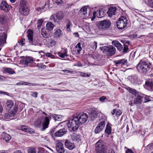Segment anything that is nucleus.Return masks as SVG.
I'll list each match as a JSON object with an SVG mask.
<instances>
[{"label":"nucleus","mask_w":153,"mask_h":153,"mask_svg":"<svg viewBox=\"0 0 153 153\" xmlns=\"http://www.w3.org/2000/svg\"><path fill=\"white\" fill-rule=\"evenodd\" d=\"M151 64L145 59H141L137 66L138 71L144 74H146L150 71Z\"/></svg>","instance_id":"f257e3e1"},{"label":"nucleus","mask_w":153,"mask_h":153,"mask_svg":"<svg viewBox=\"0 0 153 153\" xmlns=\"http://www.w3.org/2000/svg\"><path fill=\"white\" fill-rule=\"evenodd\" d=\"M79 124L77 119L74 116L72 119L69 120L67 126L68 128H71L73 131H75L78 129Z\"/></svg>","instance_id":"f03ea898"},{"label":"nucleus","mask_w":153,"mask_h":153,"mask_svg":"<svg viewBox=\"0 0 153 153\" xmlns=\"http://www.w3.org/2000/svg\"><path fill=\"white\" fill-rule=\"evenodd\" d=\"M30 10L24 1H22L20 2L19 9V12L22 15L26 16L29 13Z\"/></svg>","instance_id":"7ed1b4c3"},{"label":"nucleus","mask_w":153,"mask_h":153,"mask_svg":"<svg viewBox=\"0 0 153 153\" xmlns=\"http://www.w3.org/2000/svg\"><path fill=\"white\" fill-rule=\"evenodd\" d=\"M74 116L77 119L79 124H83L87 121L88 117V115L85 113H81L74 114Z\"/></svg>","instance_id":"20e7f679"},{"label":"nucleus","mask_w":153,"mask_h":153,"mask_svg":"<svg viewBox=\"0 0 153 153\" xmlns=\"http://www.w3.org/2000/svg\"><path fill=\"white\" fill-rule=\"evenodd\" d=\"M117 26L120 29L124 28L127 25V20L126 18L124 16L121 17L117 22Z\"/></svg>","instance_id":"39448f33"},{"label":"nucleus","mask_w":153,"mask_h":153,"mask_svg":"<svg viewBox=\"0 0 153 153\" xmlns=\"http://www.w3.org/2000/svg\"><path fill=\"white\" fill-rule=\"evenodd\" d=\"M112 44L115 46L117 48L118 50L120 51H122L123 50V53H125L127 52L128 48V45H127L123 44L124 47L121 45V44L119 43L118 41H114L112 42Z\"/></svg>","instance_id":"423d86ee"},{"label":"nucleus","mask_w":153,"mask_h":153,"mask_svg":"<svg viewBox=\"0 0 153 153\" xmlns=\"http://www.w3.org/2000/svg\"><path fill=\"white\" fill-rule=\"evenodd\" d=\"M104 53L108 56H112L115 53V49L113 46H104L103 48Z\"/></svg>","instance_id":"0eeeda50"},{"label":"nucleus","mask_w":153,"mask_h":153,"mask_svg":"<svg viewBox=\"0 0 153 153\" xmlns=\"http://www.w3.org/2000/svg\"><path fill=\"white\" fill-rule=\"evenodd\" d=\"M111 23L108 20H104L100 21L98 24V26L100 29H106L109 28L111 25Z\"/></svg>","instance_id":"6e6552de"},{"label":"nucleus","mask_w":153,"mask_h":153,"mask_svg":"<svg viewBox=\"0 0 153 153\" xmlns=\"http://www.w3.org/2000/svg\"><path fill=\"white\" fill-rule=\"evenodd\" d=\"M56 149L58 153H64L65 149L61 141L59 140H56Z\"/></svg>","instance_id":"1a4fd4ad"},{"label":"nucleus","mask_w":153,"mask_h":153,"mask_svg":"<svg viewBox=\"0 0 153 153\" xmlns=\"http://www.w3.org/2000/svg\"><path fill=\"white\" fill-rule=\"evenodd\" d=\"M104 12L102 9L98 10L97 11H94L93 13V17L91 20L93 21L95 18L96 15L98 18H102L104 16Z\"/></svg>","instance_id":"9d476101"},{"label":"nucleus","mask_w":153,"mask_h":153,"mask_svg":"<svg viewBox=\"0 0 153 153\" xmlns=\"http://www.w3.org/2000/svg\"><path fill=\"white\" fill-rule=\"evenodd\" d=\"M96 150H105L106 148L103 141L100 140L97 141L96 144Z\"/></svg>","instance_id":"9b49d317"},{"label":"nucleus","mask_w":153,"mask_h":153,"mask_svg":"<svg viewBox=\"0 0 153 153\" xmlns=\"http://www.w3.org/2000/svg\"><path fill=\"white\" fill-rule=\"evenodd\" d=\"M33 61V57L30 56L26 57L23 59V63L25 66H31Z\"/></svg>","instance_id":"f8f14e48"},{"label":"nucleus","mask_w":153,"mask_h":153,"mask_svg":"<svg viewBox=\"0 0 153 153\" xmlns=\"http://www.w3.org/2000/svg\"><path fill=\"white\" fill-rule=\"evenodd\" d=\"M65 147L70 150H72L75 148V145L74 143L69 140H66L65 142Z\"/></svg>","instance_id":"ddd939ff"},{"label":"nucleus","mask_w":153,"mask_h":153,"mask_svg":"<svg viewBox=\"0 0 153 153\" xmlns=\"http://www.w3.org/2000/svg\"><path fill=\"white\" fill-rule=\"evenodd\" d=\"M50 120L49 118L47 117H45L42 123V127L41 129L42 131H44L48 126Z\"/></svg>","instance_id":"4468645a"},{"label":"nucleus","mask_w":153,"mask_h":153,"mask_svg":"<svg viewBox=\"0 0 153 153\" xmlns=\"http://www.w3.org/2000/svg\"><path fill=\"white\" fill-rule=\"evenodd\" d=\"M0 8L1 9L3 10L5 12H7L10 10L9 6L6 1H3L1 2Z\"/></svg>","instance_id":"2eb2a0df"},{"label":"nucleus","mask_w":153,"mask_h":153,"mask_svg":"<svg viewBox=\"0 0 153 153\" xmlns=\"http://www.w3.org/2000/svg\"><path fill=\"white\" fill-rule=\"evenodd\" d=\"M117 10L116 7H110L107 12L108 16L111 17L113 15H115L116 13Z\"/></svg>","instance_id":"dca6fc26"},{"label":"nucleus","mask_w":153,"mask_h":153,"mask_svg":"<svg viewBox=\"0 0 153 153\" xmlns=\"http://www.w3.org/2000/svg\"><path fill=\"white\" fill-rule=\"evenodd\" d=\"M21 129L25 132L30 133H34V130L27 126L22 125L21 126Z\"/></svg>","instance_id":"f3484780"},{"label":"nucleus","mask_w":153,"mask_h":153,"mask_svg":"<svg viewBox=\"0 0 153 153\" xmlns=\"http://www.w3.org/2000/svg\"><path fill=\"white\" fill-rule=\"evenodd\" d=\"M114 62L117 66H118V65L120 64L122 65H127L128 64L127 60L124 59L115 61Z\"/></svg>","instance_id":"a211bd4d"},{"label":"nucleus","mask_w":153,"mask_h":153,"mask_svg":"<svg viewBox=\"0 0 153 153\" xmlns=\"http://www.w3.org/2000/svg\"><path fill=\"white\" fill-rule=\"evenodd\" d=\"M7 36V35L5 33L3 32L0 33V46L6 43Z\"/></svg>","instance_id":"6ab92c4d"},{"label":"nucleus","mask_w":153,"mask_h":153,"mask_svg":"<svg viewBox=\"0 0 153 153\" xmlns=\"http://www.w3.org/2000/svg\"><path fill=\"white\" fill-rule=\"evenodd\" d=\"M66 130L64 128L60 129L54 134V135L56 137H62L63 136L66 132Z\"/></svg>","instance_id":"aec40b11"},{"label":"nucleus","mask_w":153,"mask_h":153,"mask_svg":"<svg viewBox=\"0 0 153 153\" xmlns=\"http://www.w3.org/2000/svg\"><path fill=\"white\" fill-rule=\"evenodd\" d=\"M17 85H29V86H37L38 85L37 83H29L27 82H25L23 81H21L18 82L16 83Z\"/></svg>","instance_id":"412c9836"},{"label":"nucleus","mask_w":153,"mask_h":153,"mask_svg":"<svg viewBox=\"0 0 153 153\" xmlns=\"http://www.w3.org/2000/svg\"><path fill=\"white\" fill-rule=\"evenodd\" d=\"M153 83L151 81H147L146 82L145 88L150 91H152V90Z\"/></svg>","instance_id":"4be33fe9"},{"label":"nucleus","mask_w":153,"mask_h":153,"mask_svg":"<svg viewBox=\"0 0 153 153\" xmlns=\"http://www.w3.org/2000/svg\"><path fill=\"white\" fill-rule=\"evenodd\" d=\"M54 34L55 36L56 37H61L62 35V31L59 29H56L54 30Z\"/></svg>","instance_id":"5701e85b"},{"label":"nucleus","mask_w":153,"mask_h":153,"mask_svg":"<svg viewBox=\"0 0 153 153\" xmlns=\"http://www.w3.org/2000/svg\"><path fill=\"white\" fill-rule=\"evenodd\" d=\"M18 108V105H15L14 106L13 110L9 112L11 117H13L14 116L17 111Z\"/></svg>","instance_id":"b1692460"},{"label":"nucleus","mask_w":153,"mask_h":153,"mask_svg":"<svg viewBox=\"0 0 153 153\" xmlns=\"http://www.w3.org/2000/svg\"><path fill=\"white\" fill-rule=\"evenodd\" d=\"M51 117H52L55 120L60 121L62 119L61 115L55 114H51L49 117L51 118Z\"/></svg>","instance_id":"393cba45"},{"label":"nucleus","mask_w":153,"mask_h":153,"mask_svg":"<svg viewBox=\"0 0 153 153\" xmlns=\"http://www.w3.org/2000/svg\"><path fill=\"white\" fill-rule=\"evenodd\" d=\"M54 27V25L50 22H48L46 25V30L48 31L52 30Z\"/></svg>","instance_id":"a878e982"},{"label":"nucleus","mask_w":153,"mask_h":153,"mask_svg":"<svg viewBox=\"0 0 153 153\" xmlns=\"http://www.w3.org/2000/svg\"><path fill=\"white\" fill-rule=\"evenodd\" d=\"M143 97L139 95H138L134 99V102L135 104H141L142 102Z\"/></svg>","instance_id":"bb28decb"},{"label":"nucleus","mask_w":153,"mask_h":153,"mask_svg":"<svg viewBox=\"0 0 153 153\" xmlns=\"http://www.w3.org/2000/svg\"><path fill=\"white\" fill-rule=\"evenodd\" d=\"M33 32L31 30L28 31L27 36L29 40V43L30 45L33 43Z\"/></svg>","instance_id":"cd10ccee"},{"label":"nucleus","mask_w":153,"mask_h":153,"mask_svg":"<svg viewBox=\"0 0 153 153\" xmlns=\"http://www.w3.org/2000/svg\"><path fill=\"white\" fill-rule=\"evenodd\" d=\"M128 78L130 79L131 82L133 83H134L137 82L138 79L137 76L134 74L129 76Z\"/></svg>","instance_id":"c85d7f7f"},{"label":"nucleus","mask_w":153,"mask_h":153,"mask_svg":"<svg viewBox=\"0 0 153 153\" xmlns=\"http://www.w3.org/2000/svg\"><path fill=\"white\" fill-rule=\"evenodd\" d=\"M97 116V113L96 111H93L90 114V117L91 120H94Z\"/></svg>","instance_id":"c756f323"},{"label":"nucleus","mask_w":153,"mask_h":153,"mask_svg":"<svg viewBox=\"0 0 153 153\" xmlns=\"http://www.w3.org/2000/svg\"><path fill=\"white\" fill-rule=\"evenodd\" d=\"M64 51V53L60 52H58V56L62 58H63L65 56H68L67 54L68 52L67 49H65Z\"/></svg>","instance_id":"7c9ffc66"},{"label":"nucleus","mask_w":153,"mask_h":153,"mask_svg":"<svg viewBox=\"0 0 153 153\" xmlns=\"http://www.w3.org/2000/svg\"><path fill=\"white\" fill-rule=\"evenodd\" d=\"M56 18L59 20H61L64 17V15L62 12L60 11L56 14Z\"/></svg>","instance_id":"2f4dec72"},{"label":"nucleus","mask_w":153,"mask_h":153,"mask_svg":"<svg viewBox=\"0 0 153 153\" xmlns=\"http://www.w3.org/2000/svg\"><path fill=\"white\" fill-rule=\"evenodd\" d=\"M41 34L45 38H48L50 36V34L51 32L50 31H49L47 32L46 31H44L42 30L41 31Z\"/></svg>","instance_id":"473e14b6"},{"label":"nucleus","mask_w":153,"mask_h":153,"mask_svg":"<svg viewBox=\"0 0 153 153\" xmlns=\"http://www.w3.org/2000/svg\"><path fill=\"white\" fill-rule=\"evenodd\" d=\"M127 90L131 93L132 94L135 95V96H136L137 94V93L138 92H137L135 90L131 88H130L129 87H128V88H127Z\"/></svg>","instance_id":"72a5a7b5"},{"label":"nucleus","mask_w":153,"mask_h":153,"mask_svg":"<svg viewBox=\"0 0 153 153\" xmlns=\"http://www.w3.org/2000/svg\"><path fill=\"white\" fill-rule=\"evenodd\" d=\"M7 107L8 108H11L14 105L13 102L11 100H8L6 103Z\"/></svg>","instance_id":"f704fd0d"},{"label":"nucleus","mask_w":153,"mask_h":153,"mask_svg":"<svg viewBox=\"0 0 153 153\" xmlns=\"http://www.w3.org/2000/svg\"><path fill=\"white\" fill-rule=\"evenodd\" d=\"M87 7L85 6V7L82 8L80 10V13L83 15H85L87 13Z\"/></svg>","instance_id":"c9c22d12"},{"label":"nucleus","mask_w":153,"mask_h":153,"mask_svg":"<svg viewBox=\"0 0 153 153\" xmlns=\"http://www.w3.org/2000/svg\"><path fill=\"white\" fill-rule=\"evenodd\" d=\"M72 26V25L71 21L68 20L66 25L67 30L68 31L70 32L71 31L70 27H71Z\"/></svg>","instance_id":"e433bc0d"},{"label":"nucleus","mask_w":153,"mask_h":153,"mask_svg":"<svg viewBox=\"0 0 153 153\" xmlns=\"http://www.w3.org/2000/svg\"><path fill=\"white\" fill-rule=\"evenodd\" d=\"M44 20L43 19H39L37 22V27L38 29L39 30V28L41 27L42 24Z\"/></svg>","instance_id":"4c0bfd02"},{"label":"nucleus","mask_w":153,"mask_h":153,"mask_svg":"<svg viewBox=\"0 0 153 153\" xmlns=\"http://www.w3.org/2000/svg\"><path fill=\"white\" fill-rule=\"evenodd\" d=\"M4 70L6 72L10 74H13L15 73V72L14 70L10 68H5Z\"/></svg>","instance_id":"58836bf2"},{"label":"nucleus","mask_w":153,"mask_h":153,"mask_svg":"<svg viewBox=\"0 0 153 153\" xmlns=\"http://www.w3.org/2000/svg\"><path fill=\"white\" fill-rule=\"evenodd\" d=\"M76 48V51L79 54L80 53V51L82 50V48L81 47V44L80 42L78 43L75 47Z\"/></svg>","instance_id":"ea45409f"},{"label":"nucleus","mask_w":153,"mask_h":153,"mask_svg":"<svg viewBox=\"0 0 153 153\" xmlns=\"http://www.w3.org/2000/svg\"><path fill=\"white\" fill-rule=\"evenodd\" d=\"M105 132L108 135L111 133V127L108 125L106 126V127L105 131Z\"/></svg>","instance_id":"a19ab883"},{"label":"nucleus","mask_w":153,"mask_h":153,"mask_svg":"<svg viewBox=\"0 0 153 153\" xmlns=\"http://www.w3.org/2000/svg\"><path fill=\"white\" fill-rule=\"evenodd\" d=\"M42 124V122L40 120H37L34 123L35 126L36 127H40Z\"/></svg>","instance_id":"79ce46f5"},{"label":"nucleus","mask_w":153,"mask_h":153,"mask_svg":"<svg viewBox=\"0 0 153 153\" xmlns=\"http://www.w3.org/2000/svg\"><path fill=\"white\" fill-rule=\"evenodd\" d=\"M97 125L103 129L105 125V121H103L99 123Z\"/></svg>","instance_id":"37998d69"},{"label":"nucleus","mask_w":153,"mask_h":153,"mask_svg":"<svg viewBox=\"0 0 153 153\" xmlns=\"http://www.w3.org/2000/svg\"><path fill=\"white\" fill-rule=\"evenodd\" d=\"M6 17L4 15L0 16V23L1 24L4 23L6 21Z\"/></svg>","instance_id":"c03bdc74"},{"label":"nucleus","mask_w":153,"mask_h":153,"mask_svg":"<svg viewBox=\"0 0 153 153\" xmlns=\"http://www.w3.org/2000/svg\"><path fill=\"white\" fill-rule=\"evenodd\" d=\"M57 44V42L56 41L54 40H52L51 41L49 44L50 46L52 47L53 46H55Z\"/></svg>","instance_id":"a18cd8bd"},{"label":"nucleus","mask_w":153,"mask_h":153,"mask_svg":"<svg viewBox=\"0 0 153 153\" xmlns=\"http://www.w3.org/2000/svg\"><path fill=\"white\" fill-rule=\"evenodd\" d=\"M4 139L5 140L6 142H8L11 139L10 136L8 134H5L3 137Z\"/></svg>","instance_id":"49530a36"},{"label":"nucleus","mask_w":153,"mask_h":153,"mask_svg":"<svg viewBox=\"0 0 153 153\" xmlns=\"http://www.w3.org/2000/svg\"><path fill=\"white\" fill-rule=\"evenodd\" d=\"M97 42L96 41L91 43V48L93 50H95L96 49L97 46Z\"/></svg>","instance_id":"de8ad7c7"},{"label":"nucleus","mask_w":153,"mask_h":153,"mask_svg":"<svg viewBox=\"0 0 153 153\" xmlns=\"http://www.w3.org/2000/svg\"><path fill=\"white\" fill-rule=\"evenodd\" d=\"M102 130L97 125L94 130V133L96 134L100 133Z\"/></svg>","instance_id":"09e8293b"},{"label":"nucleus","mask_w":153,"mask_h":153,"mask_svg":"<svg viewBox=\"0 0 153 153\" xmlns=\"http://www.w3.org/2000/svg\"><path fill=\"white\" fill-rule=\"evenodd\" d=\"M80 75L83 77H89L90 75L91 74L90 73H88L87 74H85L84 73L81 72L80 73Z\"/></svg>","instance_id":"8fccbe9b"},{"label":"nucleus","mask_w":153,"mask_h":153,"mask_svg":"<svg viewBox=\"0 0 153 153\" xmlns=\"http://www.w3.org/2000/svg\"><path fill=\"white\" fill-rule=\"evenodd\" d=\"M36 152L35 149L33 148H30L28 149V153H35Z\"/></svg>","instance_id":"3c124183"},{"label":"nucleus","mask_w":153,"mask_h":153,"mask_svg":"<svg viewBox=\"0 0 153 153\" xmlns=\"http://www.w3.org/2000/svg\"><path fill=\"white\" fill-rule=\"evenodd\" d=\"M58 19L56 16V15H52L50 17V20L53 21L54 22H56Z\"/></svg>","instance_id":"603ef678"},{"label":"nucleus","mask_w":153,"mask_h":153,"mask_svg":"<svg viewBox=\"0 0 153 153\" xmlns=\"http://www.w3.org/2000/svg\"><path fill=\"white\" fill-rule=\"evenodd\" d=\"M4 117L6 120H9L10 119V118L11 117L9 112L7 113H5L4 115Z\"/></svg>","instance_id":"864d4df0"},{"label":"nucleus","mask_w":153,"mask_h":153,"mask_svg":"<svg viewBox=\"0 0 153 153\" xmlns=\"http://www.w3.org/2000/svg\"><path fill=\"white\" fill-rule=\"evenodd\" d=\"M151 100L150 99V98L149 97L146 95L145 97V102H148L150 101H151Z\"/></svg>","instance_id":"5fc2aeb1"},{"label":"nucleus","mask_w":153,"mask_h":153,"mask_svg":"<svg viewBox=\"0 0 153 153\" xmlns=\"http://www.w3.org/2000/svg\"><path fill=\"white\" fill-rule=\"evenodd\" d=\"M31 94H30L32 97H37V95L38 94V93L36 92H31Z\"/></svg>","instance_id":"6e6d98bb"},{"label":"nucleus","mask_w":153,"mask_h":153,"mask_svg":"<svg viewBox=\"0 0 153 153\" xmlns=\"http://www.w3.org/2000/svg\"><path fill=\"white\" fill-rule=\"evenodd\" d=\"M46 56H47L53 58L54 57V56L52 55L51 53H47L46 54Z\"/></svg>","instance_id":"4d7b16f0"},{"label":"nucleus","mask_w":153,"mask_h":153,"mask_svg":"<svg viewBox=\"0 0 153 153\" xmlns=\"http://www.w3.org/2000/svg\"><path fill=\"white\" fill-rule=\"evenodd\" d=\"M55 1L58 5H60L63 3V1L62 0H55Z\"/></svg>","instance_id":"13d9d810"},{"label":"nucleus","mask_w":153,"mask_h":153,"mask_svg":"<svg viewBox=\"0 0 153 153\" xmlns=\"http://www.w3.org/2000/svg\"><path fill=\"white\" fill-rule=\"evenodd\" d=\"M105 99L106 97L105 96H102L99 99L102 102H104Z\"/></svg>","instance_id":"bf43d9fd"},{"label":"nucleus","mask_w":153,"mask_h":153,"mask_svg":"<svg viewBox=\"0 0 153 153\" xmlns=\"http://www.w3.org/2000/svg\"><path fill=\"white\" fill-rule=\"evenodd\" d=\"M96 153H105V150H96Z\"/></svg>","instance_id":"052dcab7"},{"label":"nucleus","mask_w":153,"mask_h":153,"mask_svg":"<svg viewBox=\"0 0 153 153\" xmlns=\"http://www.w3.org/2000/svg\"><path fill=\"white\" fill-rule=\"evenodd\" d=\"M126 153H134L132 151L129 149H127L126 151Z\"/></svg>","instance_id":"680f3d73"},{"label":"nucleus","mask_w":153,"mask_h":153,"mask_svg":"<svg viewBox=\"0 0 153 153\" xmlns=\"http://www.w3.org/2000/svg\"><path fill=\"white\" fill-rule=\"evenodd\" d=\"M0 94H4L6 95H8V93L7 92L1 91H0Z\"/></svg>","instance_id":"e2e57ef3"},{"label":"nucleus","mask_w":153,"mask_h":153,"mask_svg":"<svg viewBox=\"0 0 153 153\" xmlns=\"http://www.w3.org/2000/svg\"><path fill=\"white\" fill-rule=\"evenodd\" d=\"M47 139L46 137H41V138L40 140L43 142H45V141L44 140H46Z\"/></svg>","instance_id":"0e129e2a"},{"label":"nucleus","mask_w":153,"mask_h":153,"mask_svg":"<svg viewBox=\"0 0 153 153\" xmlns=\"http://www.w3.org/2000/svg\"><path fill=\"white\" fill-rule=\"evenodd\" d=\"M121 113H122L121 111L120 110H118L116 112V114L117 115H120L121 114Z\"/></svg>","instance_id":"69168bd1"},{"label":"nucleus","mask_w":153,"mask_h":153,"mask_svg":"<svg viewBox=\"0 0 153 153\" xmlns=\"http://www.w3.org/2000/svg\"><path fill=\"white\" fill-rule=\"evenodd\" d=\"M107 153H115L114 151L112 149L109 150Z\"/></svg>","instance_id":"338daca9"},{"label":"nucleus","mask_w":153,"mask_h":153,"mask_svg":"<svg viewBox=\"0 0 153 153\" xmlns=\"http://www.w3.org/2000/svg\"><path fill=\"white\" fill-rule=\"evenodd\" d=\"M73 34L74 36H75L76 37H79V34H78V33L77 32L74 33Z\"/></svg>","instance_id":"774afa93"}]
</instances>
